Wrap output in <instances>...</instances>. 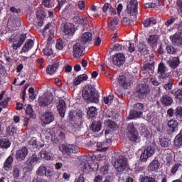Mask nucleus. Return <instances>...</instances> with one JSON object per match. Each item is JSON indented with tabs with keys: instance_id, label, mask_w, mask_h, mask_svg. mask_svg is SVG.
Returning <instances> with one entry per match:
<instances>
[{
	"instance_id": "obj_40",
	"label": "nucleus",
	"mask_w": 182,
	"mask_h": 182,
	"mask_svg": "<svg viewBox=\"0 0 182 182\" xmlns=\"http://www.w3.org/2000/svg\"><path fill=\"white\" fill-rule=\"evenodd\" d=\"M174 116L177 120L182 122V107L178 106L174 110Z\"/></svg>"
},
{
	"instance_id": "obj_19",
	"label": "nucleus",
	"mask_w": 182,
	"mask_h": 182,
	"mask_svg": "<svg viewBox=\"0 0 182 182\" xmlns=\"http://www.w3.org/2000/svg\"><path fill=\"white\" fill-rule=\"evenodd\" d=\"M168 134H173L174 133L178 127V122L176 119H171L168 122Z\"/></svg>"
},
{
	"instance_id": "obj_41",
	"label": "nucleus",
	"mask_w": 182,
	"mask_h": 182,
	"mask_svg": "<svg viewBox=\"0 0 182 182\" xmlns=\"http://www.w3.org/2000/svg\"><path fill=\"white\" fill-rule=\"evenodd\" d=\"M159 142H160V146L164 149H168V147L170 146V144H171V143L170 142V140L167 138H160Z\"/></svg>"
},
{
	"instance_id": "obj_9",
	"label": "nucleus",
	"mask_w": 182,
	"mask_h": 182,
	"mask_svg": "<svg viewBox=\"0 0 182 182\" xmlns=\"http://www.w3.org/2000/svg\"><path fill=\"white\" fill-rule=\"evenodd\" d=\"M117 171H124L127 168V160L124 159V156H120L119 158L115 161L114 165Z\"/></svg>"
},
{
	"instance_id": "obj_63",
	"label": "nucleus",
	"mask_w": 182,
	"mask_h": 182,
	"mask_svg": "<svg viewBox=\"0 0 182 182\" xmlns=\"http://www.w3.org/2000/svg\"><path fill=\"white\" fill-rule=\"evenodd\" d=\"M113 48L114 50H123L124 48H126V46H124V45L116 43L114 45Z\"/></svg>"
},
{
	"instance_id": "obj_2",
	"label": "nucleus",
	"mask_w": 182,
	"mask_h": 182,
	"mask_svg": "<svg viewBox=\"0 0 182 182\" xmlns=\"http://www.w3.org/2000/svg\"><path fill=\"white\" fill-rule=\"evenodd\" d=\"M151 91V88L150 85L147 84H139L135 88L134 95L138 99L144 100V99H146L150 95Z\"/></svg>"
},
{
	"instance_id": "obj_34",
	"label": "nucleus",
	"mask_w": 182,
	"mask_h": 182,
	"mask_svg": "<svg viewBox=\"0 0 182 182\" xmlns=\"http://www.w3.org/2000/svg\"><path fill=\"white\" fill-rule=\"evenodd\" d=\"M87 79H89V77H87V75L86 74H82L78 75L74 80V85L75 86H77L78 85H80V83H82V82H83L84 80H87Z\"/></svg>"
},
{
	"instance_id": "obj_48",
	"label": "nucleus",
	"mask_w": 182,
	"mask_h": 182,
	"mask_svg": "<svg viewBox=\"0 0 182 182\" xmlns=\"http://www.w3.org/2000/svg\"><path fill=\"white\" fill-rule=\"evenodd\" d=\"M18 129L14 126H9L6 128V133L9 136H14L16 133Z\"/></svg>"
},
{
	"instance_id": "obj_59",
	"label": "nucleus",
	"mask_w": 182,
	"mask_h": 182,
	"mask_svg": "<svg viewBox=\"0 0 182 182\" xmlns=\"http://www.w3.org/2000/svg\"><path fill=\"white\" fill-rule=\"evenodd\" d=\"M167 53H169L170 55H174L177 50L173 46H167L166 48Z\"/></svg>"
},
{
	"instance_id": "obj_46",
	"label": "nucleus",
	"mask_w": 182,
	"mask_h": 182,
	"mask_svg": "<svg viewBox=\"0 0 182 182\" xmlns=\"http://www.w3.org/2000/svg\"><path fill=\"white\" fill-rule=\"evenodd\" d=\"M156 19H154V18L152 17L145 20L143 23V25L144 28H149V26H150L151 24L156 25Z\"/></svg>"
},
{
	"instance_id": "obj_12",
	"label": "nucleus",
	"mask_w": 182,
	"mask_h": 182,
	"mask_svg": "<svg viewBox=\"0 0 182 182\" xmlns=\"http://www.w3.org/2000/svg\"><path fill=\"white\" fill-rule=\"evenodd\" d=\"M112 62L116 66H123V65H124V63L126 62V58L124 57V54L122 53H116L112 57Z\"/></svg>"
},
{
	"instance_id": "obj_7",
	"label": "nucleus",
	"mask_w": 182,
	"mask_h": 182,
	"mask_svg": "<svg viewBox=\"0 0 182 182\" xmlns=\"http://www.w3.org/2000/svg\"><path fill=\"white\" fill-rule=\"evenodd\" d=\"M137 6H139V3L137 0H129V3L127 4V11L130 14V16H134V21L137 19V14L139 10Z\"/></svg>"
},
{
	"instance_id": "obj_47",
	"label": "nucleus",
	"mask_w": 182,
	"mask_h": 182,
	"mask_svg": "<svg viewBox=\"0 0 182 182\" xmlns=\"http://www.w3.org/2000/svg\"><path fill=\"white\" fill-rule=\"evenodd\" d=\"M43 52L46 56H52V55H53V50H52L50 45H47V46L43 49Z\"/></svg>"
},
{
	"instance_id": "obj_42",
	"label": "nucleus",
	"mask_w": 182,
	"mask_h": 182,
	"mask_svg": "<svg viewBox=\"0 0 182 182\" xmlns=\"http://www.w3.org/2000/svg\"><path fill=\"white\" fill-rule=\"evenodd\" d=\"M38 156L39 157H41V159H43V160H50V159L52 158V156H50V155L49 154V152H47L46 149H43L40 153H38Z\"/></svg>"
},
{
	"instance_id": "obj_53",
	"label": "nucleus",
	"mask_w": 182,
	"mask_h": 182,
	"mask_svg": "<svg viewBox=\"0 0 182 182\" xmlns=\"http://www.w3.org/2000/svg\"><path fill=\"white\" fill-rule=\"evenodd\" d=\"M134 109L138 112H140L143 114V110L144 109V105L143 103H136L134 105Z\"/></svg>"
},
{
	"instance_id": "obj_27",
	"label": "nucleus",
	"mask_w": 182,
	"mask_h": 182,
	"mask_svg": "<svg viewBox=\"0 0 182 182\" xmlns=\"http://www.w3.org/2000/svg\"><path fill=\"white\" fill-rule=\"evenodd\" d=\"M13 163H14V156L10 155L4 161V170H6V171H11V170H12Z\"/></svg>"
},
{
	"instance_id": "obj_57",
	"label": "nucleus",
	"mask_w": 182,
	"mask_h": 182,
	"mask_svg": "<svg viewBox=\"0 0 182 182\" xmlns=\"http://www.w3.org/2000/svg\"><path fill=\"white\" fill-rule=\"evenodd\" d=\"M113 99H114V96H113V95H109L107 97H104V103L105 105H109V103H113Z\"/></svg>"
},
{
	"instance_id": "obj_30",
	"label": "nucleus",
	"mask_w": 182,
	"mask_h": 182,
	"mask_svg": "<svg viewBox=\"0 0 182 182\" xmlns=\"http://www.w3.org/2000/svg\"><path fill=\"white\" fill-rule=\"evenodd\" d=\"M117 25H119L118 17H114L112 20H108V28L111 29V31H114V29L117 28Z\"/></svg>"
},
{
	"instance_id": "obj_25",
	"label": "nucleus",
	"mask_w": 182,
	"mask_h": 182,
	"mask_svg": "<svg viewBox=\"0 0 182 182\" xmlns=\"http://www.w3.org/2000/svg\"><path fill=\"white\" fill-rule=\"evenodd\" d=\"M142 72H146L149 73L150 76L154 73V63H147L143 65L141 68Z\"/></svg>"
},
{
	"instance_id": "obj_3",
	"label": "nucleus",
	"mask_w": 182,
	"mask_h": 182,
	"mask_svg": "<svg viewBox=\"0 0 182 182\" xmlns=\"http://www.w3.org/2000/svg\"><path fill=\"white\" fill-rule=\"evenodd\" d=\"M26 40V34H21L20 36H16L15 34L12 35L9 41L11 43H14L11 46L13 48V50H18L20 47H21L23 45V43ZM15 42H18V43H15Z\"/></svg>"
},
{
	"instance_id": "obj_15",
	"label": "nucleus",
	"mask_w": 182,
	"mask_h": 182,
	"mask_svg": "<svg viewBox=\"0 0 182 182\" xmlns=\"http://www.w3.org/2000/svg\"><path fill=\"white\" fill-rule=\"evenodd\" d=\"M55 120V114L52 112H45L42 118L41 122L44 124H49Z\"/></svg>"
},
{
	"instance_id": "obj_58",
	"label": "nucleus",
	"mask_w": 182,
	"mask_h": 182,
	"mask_svg": "<svg viewBox=\"0 0 182 182\" xmlns=\"http://www.w3.org/2000/svg\"><path fill=\"white\" fill-rule=\"evenodd\" d=\"M180 167H181V164L180 162L176 163L172 166V168L171 170V174H173V175L176 174V173H177V171H178V168H180Z\"/></svg>"
},
{
	"instance_id": "obj_16",
	"label": "nucleus",
	"mask_w": 182,
	"mask_h": 182,
	"mask_svg": "<svg viewBox=\"0 0 182 182\" xmlns=\"http://www.w3.org/2000/svg\"><path fill=\"white\" fill-rule=\"evenodd\" d=\"M104 124L107 129V130H105V134H109V132H114V130H116L118 127L117 124L112 119H106Z\"/></svg>"
},
{
	"instance_id": "obj_61",
	"label": "nucleus",
	"mask_w": 182,
	"mask_h": 182,
	"mask_svg": "<svg viewBox=\"0 0 182 182\" xmlns=\"http://www.w3.org/2000/svg\"><path fill=\"white\" fill-rule=\"evenodd\" d=\"M84 160H85V161H87V163H89L90 161H95V160H96V156L93 154H88L85 156H84Z\"/></svg>"
},
{
	"instance_id": "obj_44",
	"label": "nucleus",
	"mask_w": 182,
	"mask_h": 182,
	"mask_svg": "<svg viewBox=\"0 0 182 182\" xmlns=\"http://www.w3.org/2000/svg\"><path fill=\"white\" fill-rule=\"evenodd\" d=\"M28 144L32 147L33 149H39L40 147H42V146L39 145V141L36 139V138H32L29 141Z\"/></svg>"
},
{
	"instance_id": "obj_55",
	"label": "nucleus",
	"mask_w": 182,
	"mask_h": 182,
	"mask_svg": "<svg viewBox=\"0 0 182 182\" xmlns=\"http://www.w3.org/2000/svg\"><path fill=\"white\" fill-rule=\"evenodd\" d=\"M37 19L42 21V19H45V16H46V13L43 10H38L36 12Z\"/></svg>"
},
{
	"instance_id": "obj_35",
	"label": "nucleus",
	"mask_w": 182,
	"mask_h": 182,
	"mask_svg": "<svg viewBox=\"0 0 182 182\" xmlns=\"http://www.w3.org/2000/svg\"><path fill=\"white\" fill-rule=\"evenodd\" d=\"M63 12L64 14H69L70 15H75L76 14V8L72 4H68Z\"/></svg>"
},
{
	"instance_id": "obj_51",
	"label": "nucleus",
	"mask_w": 182,
	"mask_h": 182,
	"mask_svg": "<svg viewBox=\"0 0 182 182\" xmlns=\"http://www.w3.org/2000/svg\"><path fill=\"white\" fill-rule=\"evenodd\" d=\"M133 20L127 18V17H124L122 19V23L123 25H125L126 26H132V23H133V21H136L134 20V16H133L132 18Z\"/></svg>"
},
{
	"instance_id": "obj_37",
	"label": "nucleus",
	"mask_w": 182,
	"mask_h": 182,
	"mask_svg": "<svg viewBox=\"0 0 182 182\" xmlns=\"http://www.w3.org/2000/svg\"><path fill=\"white\" fill-rule=\"evenodd\" d=\"M174 145L176 147H181L182 146V129L180 131L174 139Z\"/></svg>"
},
{
	"instance_id": "obj_39",
	"label": "nucleus",
	"mask_w": 182,
	"mask_h": 182,
	"mask_svg": "<svg viewBox=\"0 0 182 182\" xmlns=\"http://www.w3.org/2000/svg\"><path fill=\"white\" fill-rule=\"evenodd\" d=\"M139 182H157L156 178L151 176H141L139 177Z\"/></svg>"
},
{
	"instance_id": "obj_24",
	"label": "nucleus",
	"mask_w": 182,
	"mask_h": 182,
	"mask_svg": "<svg viewBox=\"0 0 182 182\" xmlns=\"http://www.w3.org/2000/svg\"><path fill=\"white\" fill-rule=\"evenodd\" d=\"M180 58L171 57L168 61V65L171 69H177L180 66Z\"/></svg>"
},
{
	"instance_id": "obj_6",
	"label": "nucleus",
	"mask_w": 182,
	"mask_h": 182,
	"mask_svg": "<svg viewBox=\"0 0 182 182\" xmlns=\"http://www.w3.org/2000/svg\"><path fill=\"white\" fill-rule=\"evenodd\" d=\"M41 157L39 156V153L34 152L31 155L30 154L29 156L26 160V166L28 170H33V167L40 163Z\"/></svg>"
},
{
	"instance_id": "obj_22",
	"label": "nucleus",
	"mask_w": 182,
	"mask_h": 182,
	"mask_svg": "<svg viewBox=\"0 0 182 182\" xmlns=\"http://www.w3.org/2000/svg\"><path fill=\"white\" fill-rule=\"evenodd\" d=\"M76 32V29H75V26L70 23H67L64 25V33L65 35H69V36H72Z\"/></svg>"
},
{
	"instance_id": "obj_17",
	"label": "nucleus",
	"mask_w": 182,
	"mask_h": 182,
	"mask_svg": "<svg viewBox=\"0 0 182 182\" xmlns=\"http://www.w3.org/2000/svg\"><path fill=\"white\" fill-rule=\"evenodd\" d=\"M159 170H160V161L157 159H154L148 166V171L157 173Z\"/></svg>"
},
{
	"instance_id": "obj_11",
	"label": "nucleus",
	"mask_w": 182,
	"mask_h": 182,
	"mask_svg": "<svg viewBox=\"0 0 182 182\" xmlns=\"http://www.w3.org/2000/svg\"><path fill=\"white\" fill-rule=\"evenodd\" d=\"M155 151H156L154 148H153L152 146L146 147L140 155L141 161H142L143 163L147 161L149 157H151V156L154 154Z\"/></svg>"
},
{
	"instance_id": "obj_21",
	"label": "nucleus",
	"mask_w": 182,
	"mask_h": 182,
	"mask_svg": "<svg viewBox=\"0 0 182 182\" xmlns=\"http://www.w3.org/2000/svg\"><path fill=\"white\" fill-rule=\"evenodd\" d=\"M148 45L154 49V48H156L157 46V42H159V35L154 34L149 36L148 38H146Z\"/></svg>"
},
{
	"instance_id": "obj_31",
	"label": "nucleus",
	"mask_w": 182,
	"mask_h": 182,
	"mask_svg": "<svg viewBox=\"0 0 182 182\" xmlns=\"http://www.w3.org/2000/svg\"><path fill=\"white\" fill-rule=\"evenodd\" d=\"M161 102L164 106H171L173 104V98L167 95H164L161 99Z\"/></svg>"
},
{
	"instance_id": "obj_5",
	"label": "nucleus",
	"mask_w": 182,
	"mask_h": 182,
	"mask_svg": "<svg viewBox=\"0 0 182 182\" xmlns=\"http://www.w3.org/2000/svg\"><path fill=\"white\" fill-rule=\"evenodd\" d=\"M167 67L164 64V63L161 62L158 66L157 73L159 75L158 77L161 82H167V80H170V75L166 73Z\"/></svg>"
},
{
	"instance_id": "obj_4",
	"label": "nucleus",
	"mask_w": 182,
	"mask_h": 182,
	"mask_svg": "<svg viewBox=\"0 0 182 182\" xmlns=\"http://www.w3.org/2000/svg\"><path fill=\"white\" fill-rule=\"evenodd\" d=\"M127 130L128 139L131 141H133L134 143H139L140 141L139 131H137V129L134 127V124L133 123L128 124Z\"/></svg>"
},
{
	"instance_id": "obj_38",
	"label": "nucleus",
	"mask_w": 182,
	"mask_h": 182,
	"mask_svg": "<svg viewBox=\"0 0 182 182\" xmlns=\"http://www.w3.org/2000/svg\"><path fill=\"white\" fill-rule=\"evenodd\" d=\"M171 93L175 96V99H176L179 103H182V89H178L175 92L172 90Z\"/></svg>"
},
{
	"instance_id": "obj_36",
	"label": "nucleus",
	"mask_w": 182,
	"mask_h": 182,
	"mask_svg": "<svg viewBox=\"0 0 182 182\" xmlns=\"http://www.w3.org/2000/svg\"><path fill=\"white\" fill-rule=\"evenodd\" d=\"M26 114L29 116L30 119H36V114L32 108V105H28L26 108Z\"/></svg>"
},
{
	"instance_id": "obj_20",
	"label": "nucleus",
	"mask_w": 182,
	"mask_h": 182,
	"mask_svg": "<svg viewBox=\"0 0 182 182\" xmlns=\"http://www.w3.org/2000/svg\"><path fill=\"white\" fill-rule=\"evenodd\" d=\"M57 109L60 117H65V113H66V102L63 100H60Z\"/></svg>"
},
{
	"instance_id": "obj_60",
	"label": "nucleus",
	"mask_w": 182,
	"mask_h": 182,
	"mask_svg": "<svg viewBox=\"0 0 182 182\" xmlns=\"http://www.w3.org/2000/svg\"><path fill=\"white\" fill-rule=\"evenodd\" d=\"M19 174H21V171L18 166H14L13 168V176L14 178H18L19 177Z\"/></svg>"
},
{
	"instance_id": "obj_18",
	"label": "nucleus",
	"mask_w": 182,
	"mask_h": 182,
	"mask_svg": "<svg viewBox=\"0 0 182 182\" xmlns=\"http://www.w3.org/2000/svg\"><path fill=\"white\" fill-rule=\"evenodd\" d=\"M53 102V97L50 95H47L44 97H39L38 103L40 106H49L50 103Z\"/></svg>"
},
{
	"instance_id": "obj_14",
	"label": "nucleus",
	"mask_w": 182,
	"mask_h": 182,
	"mask_svg": "<svg viewBox=\"0 0 182 182\" xmlns=\"http://www.w3.org/2000/svg\"><path fill=\"white\" fill-rule=\"evenodd\" d=\"M170 39L175 46H182V32L176 33L170 36Z\"/></svg>"
},
{
	"instance_id": "obj_52",
	"label": "nucleus",
	"mask_w": 182,
	"mask_h": 182,
	"mask_svg": "<svg viewBox=\"0 0 182 182\" xmlns=\"http://www.w3.org/2000/svg\"><path fill=\"white\" fill-rule=\"evenodd\" d=\"M125 48L124 49H127L128 48V50L129 52H130L131 53H132V52H134L135 50V48H134V43H132L131 42H127L125 44Z\"/></svg>"
},
{
	"instance_id": "obj_50",
	"label": "nucleus",
	"mask_w": 182,
	"mask_h": 182,
	"mask_svg": "<svg viewBox=\"0 0 182 182\" xmlns=\"http://www.w3.org/2000/svg\"><path fill=\"white\" fill-rule=\"evenodd\" d=\"M38 176H45V173H46V166L45 164H42L39 166L36 171Z\"/></svg>"
},
{
	"instance_id": "obj_56",
	"label": "nucleus",
	"mask_w": 182,
	"mask_h": 182,
	"mask_svg": "<svg viewBox=\"0 0 182 182\" xmlns=\"http://www.w3.org/2000/svg\"><path fill=\"white\" fill-rule=\"evenodd\" d=\"M88 167L91 171H97L99 170V164L97 163H88Z\"/></svg>"
},
{
	"instance_id": "obj_32",
	"label": "nucleus",
	"mask_w": 182,
	"mask_h": 182,
	"mask_svg": "<svg viewBox=\"0 0 182 182\" xmlns=\"http://www.w3.org/2000/svg\"><path fill=\"white\" fill-rule=\"evenodd\" d=\"M11 140L8 138L0 139V149H9L11 147Z\"/></svg>"
},
{
	"instance_id": "obj_43",
	"label": "nucleus",
	"mask_w": 182,
	"mask_h": 182,
	"mask_svg": "<svg viewBox=\"0 0 182 182\" xmlns=\"http://www.w3.org/2000/svg\"><path fill=\"white\" fill-rule=\"evenodd\" d=\"M87 114L89 119H92L97 114V109L95 107H90L89 110L87 112Z\"/></svg>"
},
{
	"instance_id": "obj_10",
	"label": "nucleus",
	"mask_w": 182,
	"mask_h": 182,
	"mask_svg": "<svg viewBox=\"0 0 182 182\" xmlns=\"http://www.w3.org/2000/svg\"><path fill=\"white\" fill-rule=\"evenodd\" d=\"M29 154V149L26 146H22L16 151V160L17 161H23L26 156Z\"/></svg>"
},
{
	"instance_id": "obj_54",
	"label": "nucleus",
	"mask_w": 182,
	"mask_h": 182,
	"mask_svg": "<svg viewBox=\"0 0 182 182\" xmlns=\"http://www.w3.org/2000/svg\"><path fill=\"white\" fill-rule=\"evenodd\" d=\"M138 52H140L141 55H147L148 51L146 46L143 44H139L138 46Z\"/></svg>"
},
{
	"instance_id": "obj_45",
	"label": "nucleus",
	"mask_w": 182,
	"mask_h": 182,
	"mask_svg": "<svg viewBox=\"0 0 182 182\" xmlns=\"http://www.w3.org/2000/svg\"><path fill=\"white\" fill-rule=\"evenodd\" d=\"M140 116H143V114H141V112L137 111L136 109H133V110L130 111L129 114V118L133 119H137V117H140Z\"/></svg>"
},
{
	"instance_id": "obj_28",
	"label": "nucleus",
	"mask_w": 182,
	"mask_h": 182,
	"mask_svg": "<svg viewBox=\"0 0 182 182\" xmlns=\"http://www.w3.org/2000/svg\"><path fill=\"white\" fill-rule=\"evenodd\" d=\"M90 130L92 132H100L102 129V121H93L90 127Z\"/></svg>"
},
{
	"instance_id": "obj_26",
	"label": "nucleus",
	"mask_w": 182,
	"mask_h": 182,
	"mask_svg": "<svg viewBox=\"0 0 182 182\" xmlns=\"http://www.w3.org/2000/svg\"><path fill=\"white\" fill-rule=\"evenodd\" d=\"M33 45H35V43L32 40H27L23 46V48L21 49V53H26V52H29V50H31V49L33 48Z\"/></svg>"
},
{
	"instance_id": "obj_33",
	"label": "nucleus",
	"mask_w": 182,
	"mask_h": 182,
	"mask_svg": "<svg viewBox=\"0 0 182 182\" xmlns=\"http://www.w3.org/2000/svg\"><path fill=\"white\" fill-rule=\"evenodd\" d=\"M118 82L124 89H128L130 87V82L126 81V76L124 75H120Z\"/></svg>"
},
{
	"instance_id": "obj_23",
	"label": "nucleus",
	"mask_w": 182,
	"mask_h": 182,
	"mask_svg": "<svg viewBox=\"0 0 182 182\" xmlns=\"http://www.w3.org/2000/svg\"><path fill=\"white\" fill-rule=\"evenodd\" d=\"M92 39H93V34L90 32H85L80 38V43L82 45H86V43L92 42Z\"/></svg>"
},
{
	"instance_id": "obj_1",
	"label": "nucleus",
	"mask_w": 182,
	"mask_h": 182,
	"mask_svg": "<svg viewBox=\"0 0 182 182\" xmlns=\"http://www.w3.org/2000/svg\"><path fill=\"white\" fill-rule=\"evenodd\" d=\"M82 98L91 103H98L99 93L96 91V87L92 85H85L82 90Z\"/></svg>"
},
{
	"instance_id": "obj_29",
	"label": "nucleus",
	"mask_w": 182,
	"mask_h": 182,
	"mask_svg": "<svg viewBox=\"0 0 182 182\" xmlns=\"http://www.w3.org/2000/svg\"><path fill=\"white\" fill-rule=\"evenodd\" d=\"M59 68V62H55L53 65H50L47 67L46 73L48 75H53Z\"/></svg>"
},
{
	"instance_id": "obj_49",
	"label": "nucleus",
	"mask_w": 182,
	"mask_h": 182,
	"mask_svg": "<svg viewBox=\"0 0 182 182\" xmlns=\"http://www.w3.org/2000/svg\"><path fill=\"white\" fill-rule=\"evenodd\" d=\"M164 82L166 83L164 85V90L168 92V90H171V89H173V80L170 79V77H169V80H166V82Z\"/></svg>"
},
{
	"instance_id": "obj_62",
	"label": "nucleus",
	"mask_w": 182,
	"mask_h": 182,
	"mask_svg": "<svg viewBox=\"0 0 182 182\" xmlns=\"http://www.w3.org/2000/svg\"><path fill=\"white\" fill-rule=\"evenodd\" d=\"M101 174H103V176L109 173V166L104 165L100 168Z\"/></svg>"
},
{
	"instance_id": "obj_64",
	"label": "nucleus",
	"mask_w": 182,
	"mask_h": 182,
	"mask_svg": "<svg viewBox=\"0 0 182 182\" xmlns=\"http://www.w3.org/2000/svg\"><path fill=\"white\" fill-rule=\"evenodd\" d=\"M52 0H43L42 5L45 6V8H52Z\"/></svg>"
},
{
	"instance_id": "obj_8",
	"label": "nucleus",
	"mask_w": 182,
	"mask_h": 182,
	"mask_svg": "<svg viewBox=\"0 0 182 182\" xmlns=\"http://www.w3.org/2000/svg\"><path fill=\"white\" fill-rule=\"evenodd\" d=\"M77 149H79V147L74 144H61L59 146L60 151H62L63 154H67V156L77 153Z\"/></svg>"
},
{
	"instance_id": "obj_13",
	"label": "nucleus",
	"mask_w": 182,
	"mask_h": 182,
	"mask_svg": "<svg viewBox=\"0 0 182 182\" xmlns=\"http://www.w3.org/2000/svg\"><path fill=\"white\" fill-rule=\"evenodd\" d=\"M85 47L80 43H77L73 46V56L74 58H79L85 55Z\"/></svg>"
}]
</instances>
